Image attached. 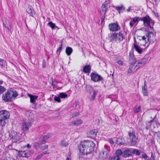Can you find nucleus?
I'll return each instance as SVG.
<instances>
[{"label": "nucleus", "mask_w": 160, "mask_h": 160, "mask_svg": "<svg viewBox=\"0 0 160 160\" xmlns=\"http://www.w3.org/2000/svg\"><path fill=\"white\" fill-rule=\"evenodd\" d=\"M95 144L91 141L84 140L81 142V153L85 155L91 153L94 150Z\"/></svg>", "instance_id": "1"}, {"label": "nucleus", "mask_w": 160, "mask_h": 160, "mask_svg": "<svg viewBox=\"0 0 160 160\" xmlns=\"http://www.w3.org/2000/svg\"><path fill=\"white\" fill-rule=\"evenodd\" d=\"M17 92L15 90H9L3 94L2 98L5 102H11L14 99L18 96Z\"/></svg>", "instance_id": "2"}, {"label": "nucleus", "mask_w": 160, "mask_h": 160, "mask_svg": "<svg viewBox=\"0 0 160 160\" xmlns=\"http://www.w3.org/2000/svg\"><path fill=\"white\" fill-rule=\"evenodd\" d=\"M129 59L131 64L128 70V73H131L135 72L139 67H138V64L135 65L137 62V60L134 57L133 54L131 52H129Z\"/></svg>", "instance_id": "3"}, {"label": "nucleus", "mask_w": 160, "mask_h": 160, "mask_svg": "<svg viewBox=\"0 0 160 160\" xmlns=\"http://www.w3.org/2000/svg\"><path fill=\"white\" fill-rule=\"evenodd\" d=\"M10 116L9 112L6 110H2L0 111V125L5 126L6 124L7 119Z\"/></svg>", "instance_id": "4"}, {"label": "nucleus", "mask_w": 160, "mask_h": 160, "mask_svg": "<svg viewBox=\"0 0 160 160\" xmlns=\"http://www.w3.org/2000/svg\"><path fill=\"white\" fill-rule=\"evenodd\" d=\"M9 137L13 142L19 143L22 141L21 135L13 131L9 134Z\"/></svg>", "instance_id": "5"}, {"label": "nucleus", "mask_w": 160, "mask_h": 160, "mask_svg": "<svg viewBox=\"0 0 160 160\" xmlns=\"http://www.w3.org/2000/svg\"><path fill=\"white\" fill-rule=\"evenodd\" d=\"M140 20L143 22V24L145 26L150 28L149 30L153 29V28L150 25V23L152 22V20L148 15L140 18Z\"/></svg>", "instance_id": "6"}, {"label": "nucleus", "mask_w": 160, "mask_h": 160, "mask_svg": "<svg viewBox=\"0 0 160 160\" xmlns=\"http://www.w3.org/2000/svg\"><path fill=\"white\" fill-rule=\"evenodd\" d=\"M128 135L130 140L131 145L135 146L137 143L138 138L135 135L134 132H128Z\"/></svg>", "instance_id": "7"}, {"label": "nucleus", "mask_w": 160, "mask_h": 160, "mask_svg": "<svg viewBox=\"0 0 160 160\" xmlns=\"http://www.w3.org/2000/svg\"><path fill=\"white\" fill-rule=\"evenodd\" d=\"M90 77L91 80L94 82H98L102 79V78L96 72H92Z\"/></svg>", "instance_id": "8"}, {"label": "nucleus", "mask_w": 160, "mask_h": 160, "mask_svg": "<svg viewBox=\"0 0 160 160\" xmlns=\"http://www.w3.org/2000/svg\"><path fill=\"white\" fill-rule=\"evenodd\" d=\"M146 38H147V41L150 43H153L156 40L155 36L154 35L152 32H149L146 34Z\"/></svg>", "instance_id": "9"}, {"label": "nucleus", "mask_w": 160, "mask_h": 160, "mask_svg": "<svg viewBox=\"0 0 160 160\" xmlns=\"http://www.w3.org/2000/svg\"><path fill=\"white\" fill-rule=\"evenodd\" d=\"M109 27L110 30L112 32L118 31L120 29L117 23H114L109 24Z\"/></svg>", "instance_id": "10"}, {"label": "nucleus", "mask_w": 160, "mask_h": 160, "mask_svg": "<svg viewBox=\"0 0 160 160\" xmlns=\"http://www.w3.org/2000/svg\"><path fill=\"white\" fill-rule=\"evenodd\" d=\"M132 156V148H129L124 150L122 153V157L124 158L129 157Z\"/></svg>", "instance_id": "11"}, {"label": "nucleus", "mask_w": 160, "mask_h": 160, "mask_svg": "<svg viewBox=\"0 0 160 160\" xmlns=\"http://www.w3.org/2000/svg\"><path fill=\"white\" fill-rule=\"evenodd\" d=\"M108 2L107 1L105 2L102 4L101 7V13L103 15H105L106 12L108 10Z\"/></svg>", "instance_id": "12"}, {"label": "nucleus", "mask_w": 160, "mask_h": 160, "mask_svg": "<svg viewBox=\"0 0 160 160\" xmlns=\"http://www.w3.org/2000/svg\"><path fill=\"white\" fill-rule=\"evenodd\" d=\"M87 88H89L90 90L92 92V94L91 96V100H94L95 98V97L98 93V90H94L93 87L90 85L87 86Z\"/></svg>", "instance_id": "13"}, {"label": "nucleus", "mask_w": 160, "mask_h": 160, "mask_svg": "<svg viewBox=\"0 0 160 160\" xmlns=\"http://www.w3.org/2000/svg\"><path fill=\"white\" fill-rule=\"evenodd\" d=\"M18 155L20 157H28L30 155L28 151V150L19 151L18 153Z\"/></svg>", "instance_id": "14"}, {"label": "nucleus", "mask_w": 160, "mask_h": 160, "mask_svg": "<svg viewBox=\"0 0 160 160\" xmlns=\"http://www.w3.org/2000/svg\"><path fill=\"white\" fill-rule=\"evenodd\" d=\"M98 131L95 129H93L91 130L88 133V136L90 138L94 139L95 138L97 135V133Z\"/></svg>", "instance_id": "15"}, {"label": "nucleus", "mask_w": 160, "mask_h": 160, "mask_svg": "<svg viewBox=\"0 0 160 160\" xmlns=\"http://www.w3.org/2000/svg\"><path fill=\"white\" fill-rule=\"evenodd\" d=\"M148 60V58H143L139 60L138 61H137L138 62L137 64H138V67H140L142 66L145 65L147 62Z\"/></svg>", "instance_id": "16"}, {"label": "nucleus", "mask_w": 160, "mask_h": 160, "mask_svg": "<svg viewBox=\"0 0 160 160\" xmlns=\"http://www.w3.org/2000/svg\"><path fill=\"white\" fill-rule=\"evenodd\" d=\"M116 42H120L122 41L124 38L123 34L121 32L116 33Z\"/></svg>", "instance_id": "17"}, {"label": "nucleus", "mask_w": 160, "mask_h": 160, "mask_svg": "<svg viewBox=\"0 0 160 160\" xmlns=\"http://www.w3.org/2000/svg\"><path fill=\"white\" fill-rule=\"evenodd\" d=\"M32 124L30 122H24L23 123V128L24 131L27 132L31 126Z\"/></svg>", "instance_id": "18"}, {"label": "nucleus", "mask_w": 160, "mask_h": 160, "mask_svg": "<svg viewBox=\"0 0 160 160\" xmlns=\"http://www.w3.org/2000/svg\"><path fill=\"white\" fill-rule=\"evenodd\" d=\"M91 70V67L89 65L85 66L83 69V72L84 73H89Z\"/></svg>", "instance_id": "19"}, {"label": "nucleus", "mask_w": 160, "mask_h": 160, "mask_svg": "<svg viewBox=\"0 0 160 160\" xmlns=\"http://www.w3.org/2000/svg\"><path fill=\"white\" fill-rule=\"evenodd\" d=\"M133 47L135 50L139 54H141L142 52L143 49L138 45L135 44H133Z\"/></svg>", "instance_id": "20"}, {"label": "nucleus", "mask_w": 160, "mask_h": 160, "mask_svg": "<svg viewBox=\"0 0 160 160\" xmlns=\"http://www.w3.org/2000/svg\"><path fill=\"white\" fill-rule=\"evenodd\" d=\"M124 139L122 138H118L116 141V143L117 144L119 145H122L124 144L125 143L124 142H123Z\"/></svg>", "instance_id": "21"}, {"label": "nucleus", "mask_w": 160, "mask_h": 160, "mask_svg": "<svg viewBox=\"0 0 160 160\" xmlns=\"http://www.w3.org/2000/svg\"><path fill=\"white\" fill-rule=\"evenodd\" d=\"M72 51L73 49L72 48L68 46L66 47L65 50V52L66 54L68 56L72 54Z\"/></svg>", "instance_id": "22"}, {"label": "nucleus", "mask_w": 160, "mask_h": 160, "mask_svg": "<svg viewBox=\"0 0 160 160\" xmlns=\"http://www.w3.org/2000/svg\"><path fill=\"white\" fill-rule=\"evenodd\" d=\"M116 9L118 11L119 13L120 12H122L125 10V8L123 5L116 6Z\"/></svg>", "instance_id": "23"}, {"label": "nucleus", "mask_w": 160, "mask_h": 160, "mask_svg": "<svg viewBox=\"0 0 160 160\" xmlns=\"http://www.w3.org/2000/svg\"><path fill=\"white\" fill-rule=\"evenodd\" d=\"M28 96L30 99V102L32 103L34 102L38 97V96L33 95L31 94H28Z\"/></svg>", "instance_id": "24"}, {"label": "nucleus", "mask_w": 160, "mask_h": 160, "mask_svg": "<svg viewBox=\"0 0 160 160\" xmlns=\"http://www.w3.org/2000/svg\"><path fill=\"white\" fill-rule=\"evenodd\" d=\"M47 25L51 28L52 29H55L56 28L59 29L58 27L56 26L55 24L52 22H49L48 23Z\"/></svg>", "instance_id": "25"}, {"label": "nucleus", "mask_w": 160, "mask_h": 160, "mask_svg": "<svg viewBox=\"0 0 160 160\" xmlns=\"http://www.w3.org/2000/svg\"><path fill=\"white\" fill-rule=\"evenodd\" d=\"M110 147L107 146L105 145L104 147V148L102 150V154L104 155V152L106 154L108 153L110 151Z\"/></svg>", "instance_id": "26"}, {"label": "nucleus", "mask_w": 160, "mask_h": 160, "mask_svg": "<svg viewBox=\"0 0 160 160\" xmlns=\"http://www.w3.org/2000/svg\"><path fill=\"white\" fill-rule=\"evenodd\" d=\"M27 11L28 14H30L31 16L33 17V15L35 14V13L31 7H28V8L27 10Z\"/></svg>", "instance_id": "27"}, {"label": "nucleus", "mask_w": 160, "mask_h": 160, "mask_svg": "<svg viewBox=\"0 0 160 160\" xmlns=\"http://www.w3.org/2000/svg\"><path fill=\"white\" fill-rule=\"evenodd\" d=\"M80 124V120H78L74 121L71 122L70 123L69 125L72 126H78Z\"/></svg>", "instance_id": "28"}, {"label": "nucleus", "mask_w": 160, "mask_h": 160, "mask_svg": "<svg viewBox=\"0 0 160 160\" xmlns=\"http://www.w3.org/2000/svg\"><path fill=\"white\" fill-rule=\"evenodd\" d=\"M60 145L64 147H67L68 145V142L65 140L61 141L60 142Z\"/></svg>", "instance_id": "29"}, {"label": "nucleus", "mask_w": 160, "mask_h": 160, "mask_svg": "<svg viewBox=\"0 0 160 160\" xmlns=\"http://www.w3.org/2000/svg\"><path fill=\"white\" fill-rule=\"evenodd\" d=\"M41 144L40 143L39 141L34 142L33 143V146L36 149H38L39 148H40Z\"/></svg>", "instance_id": "30"}, {"label": "nucleus", "mask_w": 160, "mask_h": 160, "mask_svg": "<svg viewBox=\"0 0 160 160\" xmlns=\"http://www.w3.org/2000/svg\"><path fill=\"white\" fill-rule=\"evenodd\" d=\"M58 95L60 98H65L68 97V94L63 92L59 93Z\"/></svg>", "instance_id": "31"}, {"label": "nucleus", "mask_w": 160, "mask_h": 160, "mask_svg": "<svg viewBox=\"0 0 160 160\" xmlns=\"http://www.w3.org/2000/svg\"><path fill=\"white\" fill-rule=\"evenodd\" d=\"M132 154H134L136 155H139L140 154V152L138 149L132 148Z\"/></svg>", "instance_id": "32"}, {"label": "nucleus", "mask_w": 160, "mask_h": 160, "mask_svg": "<svg viewBox=\"0 0 160 160\" xmlns=\"http://www.w3.org/2000/svg\"><path fill=\"white\" fill-rule=\"evenodd\" d=\"M6 61L3 59H0V66L2 68L4 67L6 65Z\"/></svg>", "instance_id": "33"}, {"label": "nucleus", "mask_w": 160, "mask_h": 160, "mask_svg": "<svg viewBox=\"0 0 160 160\" xmlns=\"http://www.w3.org/2000/svg\"><path fill=\"white\" fill-rule=\"evenodd\" d=\"M110 41L111 42H112L114 40H115L116 42V33H113L111 35L110 38Z\"/></svg>", "instance_id": "34"}, {"label": "nucleus", "mask_w": 160, "mask_h": 160, "mask_svg": "<svg viewBox=\"0 0 160 160\" xmlns=\"http://www.w3.org/2000/svg\"><path fill=\"white\" fill-rule=\"evenodd\" d=\"M3 23L5 27L7 28L9 30H10L11 29V26L9 23H7V22L6 20L3 21Z\"/></svg>", "instance_id": "35"}, {"label": "nucleus", "mask_w": 160, "mask_h": 160, "mask_svg": "<svg viewBox=\"0 0 160 160\" xmlns=\"http://www.w3.org/2000/svg\"><path fill=\"white\" fill-rule=\"evenodd\" d=\"M62 41H61L60 43H61V44L59 45V48L57 49L56 52L57 53H58L59 54L61 52V51L62 49Z\"/></svg>", "instance_id": "36"}, {"label": "nucleus", "mask_w": 160, "mask_h": 160, "mask_svg": "<svg viewBox=\"0 0 160 160\" xmlns=\"http://www.w3.org/2000/svg\"><path fill=\"white\" fill-rule=\"evenodd\" d=\"M145 42H144L143 41H139L138 43V44L141 46H145L146 44L148 42L147 40H146V39H145Z\"/></svg>", "instance_id": "37"}, {"label": "nucleus", "mask_w": 160, "mask_h": 160, "mask_svg": "<svg viewBox=\"0 0 160 160\" xmlns=\"http://www.w3.org/2000/svg\"><path fill=\"white\" fill-rule=\"evenodd\" d=\"M6 91V88L0 85V95Z\"/></svg>", "instance_id": "38"}, {"label": "nucleus", "mask_w": 160, "mask_h": 160, "mask_svg": "<svg viewBox=\"0 0 160 160\" xmlns=\"http://www.w3.org/2000/svg\"><path fill=\"white\" fill-rule=\"evenodd\" d=\"M138 39L139 40V41H143L144 42H145V39H146V38L145 36H143L142 37L138 36Z\"/></svg>", "instance_id": "39"}, {"label": "nucleus", "mask_w": 160, "mask_h": 160, "mask_svg": "<svg viewBox=\"0 0 160 160\" xmlns=\"http://www.w3.org/2000/svg\"><path fill=\"white\" fill-rule=\"evenodd\" d=\"M122 153L123 152H122L121 150L120 149H118L116 151V154H117L116 156H118V157H119V156L121 155L122 156Z\"/></svg>", "instance_id": "40"}, {"label": "nucleus", "mask_w": 160, "mask_h": 160, "mask_svg": "<svg viewBox=\"0 0 160 160\" xmlns=\"http://www.w3.org/2000/svg\"><path fill=\"white\" fill-rule=\"evenodd\" d=\"M141 107L140 105H139L137 108H136L134 110V112L137 113L140 112L141 110Z\"/></svg>", "instance_id": "41"}, {"label": "nucleus", "mask_w": 160, "mask_h": 160, "mask_svg": "<svg viewBox=\"0 0 160 160\" xmlns=\"http://www.w3.org/2000/svg\"><path fill=\"white\" fill-rule=\"evenodd\" d=\"M140 18L139 17H134L132 21L134 23L136 22H138L140 20Z\"/></svg>", "instance_id": "42"}, {"label": "nucleus", "mask_w": 160, "mask_h": 160, "mask_svg": "<svg viewBox=\"0 0 160 160\" xmlns=\"http://www.w3.org/2000/svg\"><path fill=\"white\" fill-rule=\"evenodd\" d=\"M60 98H59V95H58V97H57L56 96H54V100L58 102H61V100H60Z\"/></svg>", "instance_id": "43"}, {"label": "nucleus", "mask_w": 160, "mask_h": 160, "mask_svg": "<svg viewBox=\"0 0 160 160\" xmlns=\"http://www.w3.org/2000/svg\"><path fill=\"white\" fill-rule=\"evenodd\" d=\"M51 134H48L47 135L42 136V137L45 139V140H47L50 136Z\"/></svg>", "instance_id": "44"}, {"label": "nucleus", "mask_w": 160, "mask_h": 160, "mask_svg": "<svg viewBox=\"0 0 160 160\" xmlns=\"http://www.w3.org/2000/svg\"><path fill=\"white\" fill-rule=\"evenodd\" d=\"M41 140L39 141L41 145L45 144L46 142V140H45V139L43 138L42 137H41Z\"/></svg>", "instance_id": "45"}, {"label": "nucleus", "mask_w": 160, "mask_h": 160, "mask_svg": "<svg viewBox=\"0 0 160 160\" xmlns=\"http://www.w3.org/2000/svg\"><path fill=\"white\" fill-rule=\"evenodd\" d=\"M143 94L144 96H148V92H147V90H142Z\"/></svg>", "instance_id": "46"}, {"label": "nucleus", "mask_w": 160, "mask_h": 160, "mask_svg": "<svg viewBox=\"0 0 160 160\" xmlns=\"http://www.w3.org/2000/svg\"><path fill=\"white\" fill-rule=\"evenodd\" d=\"M48 147V145H45L43 146H40V148L42 150H45V149L47 148Z\"/></svg>", "instance_id": "47"}, {"label": "nucleus", "mask_w": 160, "mask_h": 160, "mask_svg": "<svg viewBox=\"0 0 160 160\" xmlns=\"http://www.w3.org/2000/svg\"><path fill=\"white\" fill-rule=\"evenodd\" d=\"M120 158L118 156H116L111 159V160H119Z\"/></svg>", "instance_id": "48"}, {"label": "nucleus", "mask_w": 160, "mask_h": 160, "mask_svg": "<svg viewBox=\"0 0 160 160\" xmlns=\"http://www.w3.org/2000/svg\"><path fill=\"white\" fill-rule=\"evenodd\" d=\"M142 90H147V86L146 84V81L144 82V86L142 88Z\"/></svg>", "instance_id": "49"}, {"label": "nucleus", "mask_w": 160, "mask_h": 160, "mask_svg": "<svg viewBox=\"0 0 160 160\" xmlns=\"http://www.w3.org/2000/svg\"><path fill=\"white\" fill-rule=\"evenodd\" d=\"M148 158L147 155L145 153L142 155V158L146 159Z\"/></svg>", "instance_id": "50"}, {"label": "nucleus", "mask_w": 160, "mask_h": 160, "mask_svg": "<svg viewBox=\"0 0 160 160\" xmlns=\"http://www.w3.org/2000/svg\"><path fill=\"white\" fill-rule=\"evenodd\" d=\"M79 115V113L78 112H76L72 114V117H75L77 116L78 115Z\"/></svg>", "instance_id": "51"}, {"label": "nucleus", "mask_w": 160, "mask_h": 160, "mask_svg": "<svg viewBox=\"0 0 160 160\" xmlns=\"http://www.w3.org/2000/svg\"><path fill=\"white\" fill-rule=\"evenodd\" d=\"M42 66L43 68H45L46 67V62L44 60H42Z\"/></svg>", "instance_id": "52"}, {"label": "nucleus", "mask_w": 160, "mask_h": 160, "mask_svg": "<svg viewBox=\"0 0 160 160\" xmlns=\"http://www.w3.org/2000/svg\"><path fill=\"white\" fill-rule=\"evenodd\" d=\"M24 147H27L28 148H30L31 147V145L29 144H28L27 145L24 146Z\"/></svg>", "instance_id": "53"}, {"label": "nucleus", "mask_w": 160, "mask_h": 160, "mask_svg": "<svg viewBox=\"0 0 160 160\" xmlns=\"http://www.w3.org/2000/svg\"><path fill=\"white\" fill-rule=\"evenodd\" d=\"M118 64L119 65H122V64H123V62H122V61L121 60H119L118 62Z\"/></svg>", "instance_id": "54"}, {"label": "nucleus", "mask_w": 160, "mask_h": 160, "mask_svg": "<svg viewBox=\"0 0 160 160\" xmlns=\"http://www.w3.org/2000/svg\"><path fill=\"white\" fill-rule=\"evenodd\" d=\"M134 22L131 21L129 23V25L131 27H132L134 25Z\"/></svg>", "instance_id": "55"}, {"label": "nucleus", "mask_w": 160, "mask_h": 160, "mask_svg": "<svg viewBox=\"0 0 160 160\" xmlns=\"http://www.w3.org/2000/svg\"><path fill=\"white\" fill-rule=\"evenodd\" d=\"M42 156H43L42 154V153H41L37 156V158L38 159H40V158H41Z\"/></svg>", "instance_id": "56"}, {"label": "nucleus", "mask_w": 160, "mask_h": 160, "mask_svg": "<svg viewBox=\"0 0 160 160\" xmlns=\"http://www.w3.org/2000/svg\"><path fill=\"white\" fill-rule=\"evenodd\" d=\"M108 153H107L106 154V153L104 152V155H103V158H106L108 156Z\"/></svg>", "instance_id": "57"}, {"label": "nucleus", "mask_w": 160, "mask_h": 160, "mask_svg": "<svg viewBox=\"0 0 160 160\" xmlns=\"http://www.w3.org/2000/svg\"><path fill=\"white\" fill-rule=\"evenodd\" d=\"M109 140L111 144H114V142L112 138L109 139Z\"/></svg>", "instance_id": "58"}, {"label": "nucleus", "mask_w": 160, "mask_h": 160, "mask_svg": "<svg viewBox=\"0 0 160 160\" xmlns=\"http://www.w3.org/2000/svg\"><path fill=\"white\" fill-rule=\"evenodd\" d=\"M157 136L158 138V140H160V132L159 133H158L157 134Z\"/></svg>", "instance_id": "59"}, {"label": "nucleus", "mask_w": 160, "mask_h": 160, "mask_svg": "<svg viewBox=\"0 0 160 160\" xmlns=\"http://www.w3.org/2000/svg\"><path fill=\"white\" fill-rule=\"evenodd\" d=\"M32 108H36V104H35V103H33V104H32Z\"/></svg>", "instance_id": "60"}, {"label": "nucleus", "mask_w": 160, "mask_h": 160, "mask_svg": "<svg viewBox=\"0 0 160 160\" xmlns=\"http://www.w3.org/2000/svg\"><path fill=\"white\" fill-rule=\"evenodd\" d=\"M156 115H155V117H154L153 118L152 120H151L150 121H149V123H151L152 122L154 121V120L155 119V118H156Z\"/></svg>", "instance_id": "61"}, {"label": "nucleus", "mask_w": 160, "mask_h": 160, "mask_svg": "<svg viewBox=\"0 0 160 160\" xmlns=\"http://www.w3.org/2000/svg\"><path fill=\"white\" fill-rule=\"evenodd\" d=\"M131 7H129L128 8V9L127 10V11L128 12H130L131 10H132V9H131Z\"/></svg>", "instance_id": "62"}, {"label": "nucleus", "mask_w": 160, "mask_h": 160, "mask_svg": "<svg viewBox=\"0 0 160 160\" xmlns=\"http://www.w3.org/2000/svg\"><path fill=\"white\" fill-rule=\"evenodd\" d=\"M49 153L47 152L46 151H45L43 152H42V155L43 156L44 155H45L47 153Z\"/></svg>", "instance_id": "63"}, {"label": "nucleus", "mask_w": 160, "mask_h": 160, "mask_svg": "<svg viewBox=\"0 0 160 160\" xmlns=\"http://www.w3.org/2000/svg\"><path fill=\"white\" fill-rule=\"evenodd\" d=\"M160 0H153V1L156 3H157Z\"/></svg>", "instance_id": "64"}]
</instances>
